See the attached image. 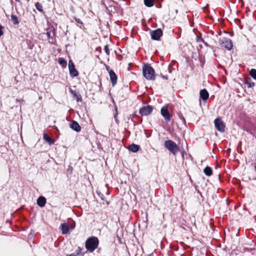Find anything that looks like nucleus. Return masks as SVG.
Here are the masks:
<instances>
[{"instance_id":"2","label":"nucleus","mask_w":256,"mask_h":256,"mask_svg":"<svg viewBox=\"0 0 256 256\" xmlns=\"http://www.w3.org/2000/svg\"><path fill=\"white\" fill-rule=\"evenodd\" d=\"M98 244V238L92 237L86 241V247L88 250L92 252L97 248Z\"/></svg>"},{"instance_id":"23","label":"nucleus","mask_w":256,"mask_h":256,"mask_svg":"<svg viewBox=\"0 0 256 256\" xmlns=\"http://www.w3.org/2000/svg\"><path fill=\"white\" fill-rule=\"evenodd\" d=\"M104 50H105V52H106V54H108V53H109V50H108V46H104Z\"/></svg>"},{"instance_id":"10","label":"nucleus","mask_w":256,"mask_h":256,"mask_svg":"<svg viewBox=\"0 0 256 256\" xmlns=\"http://www.w3.org/2000/svg\"><path fill=\"white\" fill-rule=\"evenodd\" d=\"M60 228L62 234H67L70 230V226L67 223H64L60 224Z\"/></svg>"},{"instance_id":"28","label":"nucleus","mask_w":256,"mask_h":256,"mask_svg":"<svg viewBox=\"0 0 256 256\" xmlns=\"http://www.w3.org/2000/svg\"><path fill=\"white\" fill-rule=\"evenodd\" d=\"M69 256H76L74 254H70Z\"/></svg>"},{"instance_id":"16","label":"nucleus","mask_w":256,"mask_h":256,"mask_svg":"<svg viewBox=\"0 0 256 256\" xmlns=\"http://www.w3.org/2000/svg\"><path fill=\"white\" fill-rule=\"evenodd\" d=\"M44 139L50 145L53 144L54 142V139L50 138L46 134H44Z\"/></svg>"},{"instance_id":"4","label":"nucleus","mask_w":256,"mask_h":256,"mask_svg":"<svg viewBox=\"0 0 256 256\" xmlns=\"http://www.w3.org/2000/svg\"><path fill=\"white\" fill-rule=\"evenodd\" d=\"M220 43L222 47L226 48L228 50H230L233 46L232 40L226 38L220 39Z\"/></svg>"},{"instance_id":"26","label":"nucleus","mask_w":256,"mask_h":256,"mask_svg":"<svg viewBox=\"0 0 256 256\" xmlns=\"http://www.w3.org/2000/svg\"><path fill=\"white\" fill-rule=\"evenodd\" d=\"M74 227H75V224H74V225L70 226V229H72V230L74 229Z\"/></svg>"},{"instance_id":"25","label":"nucleus","mask_w":256,"mask_h":256,"mask_svg":"<svg viewBox=\"0 0 256 256\" xmlns=\"http://www.w3.org/2000/svg\"><path fill=\"white\" fill-rule=\"evenodd\" d=\"M2 26H0V36H2L3 34V32H2Z\"/></svg>"},{"instance_id":"17","label":"nucleus","mask_w":256,"mask_h":256,"mask_svg":"<svg viewBox=\"0 0 256 256\" xmlns=\"http://www.w3.org/2000/svg\"><path fill=\"white\" fill-rule=\"evenodd\" d=\"M204 172L206 175L210 176L212 174V168L209 166H206L204 170Z\"/></svg>"},{"instance_id":"1","label":"nucleus","mask_w":256,"mask_h":256,"mask_svg":"<svg viewBox=\"0 0 256 256\" xmlns=\"http://www.w3.org/2000/svg\"><path fill=\"white\" fill-rule=\"evenodd\" d=\"M142 72L144 77L148 80H154L155 78L154 70L149 66H143Z\"/></svg>"},{"instance_id":"9","label":"nucleus","mask_w":256,"mask_h":256,"mask_svg":"<svg viewBox=\"0 0 256 256\" xmlns=\"http://www.w3.org/2000/svg\"><path fill=\"white\" fill-rule=\"evenodd\" d=\"M162 32L160 29H157L151 32L152 38L154 40H158L162 36Z\"/></svg>"},{"instance_id":"14","label":"nucleus","mask_w":256,"mask_h":256,"mask_svg":"<svg viewBox=\"0 0 256 256\" xmlns=\"http://www.w3.org/2000/svg\"><path fill=\"white\" fill-rule=\"evenodd\" d=\"M46 202V199L44 196H40L37 200V204L40 207L44 206Z\"/></svg>"},{"instance_id":"21","label":"nucleus","mask_w":256,"mask_h":256,"mask_svg":"<svg viewBox=\"0 0 256 256\" xmlns=\"http://www.w3.org/2000/svg\"><path fill=\"white\" fill-rule=\"evenodd\" d=\"M250 75L254 79L256 80V70L252 69L250 71Z\"/></svg>"},{"instance_id":"5","label":"nucleus","mask_w":256,"mask_h":256,"mask_svg":"<svg viewBox=\"0 0 256 256\" xmlns=\"http://www.w3.org/2000/svg\"><path fill=\"white\" fill-rule=\"evenodd\" d=\"M68 69L70 76L74 78L78 76V72L72 60H70L68 62Z\"/></svg>"},{"instance_id":"8","label":"nucleus","mask_w":256,"mask_h":256,"mask_svg":"<svg viewBox=\"0 0 256 256\" xmlns=\"http://www.w3.org/2000/svg\"><path fill=\"white\" fill-rule=\"evenodd\" d=\"M152 109L153 108L152 106H144L142 108H140V112L142 115L147 116L150 114L152 112Z\"/></svg>"},{"instance_id":"20","label":"nucleus","mask_w":256,"mask_h":256,"mask_svg":"<svg viewBox=\"0 0 256 256\" xmlns=\"http://www.w3.org/2000/svg\"><path fill=\"white\" fill-rule=\"evenodd\" d=\"M58 62L62 66V67H66V62L63 58H60Z\"/></svg>"},{"instance_id":"29","label":"nucleus","mask_w":256,"mask_h":256,"mask_svg":"<svg viewBox=\"0 0 256 256\" xmlns=\"http://www.w3.org/2000/svg\"><path fill=\"white\" fill-rule=\"evenodd\" d=\"M254 168H255V170L256 171V165L254 166Z\"/></svg>"},{"instance_id":"12","label":"nucleus","mask_w":256,"mask_h":256,"mask_svg":"<svg viewBox=\"0 0 256 256\" xmlns=\"http://www.w3.org/2000/svg\"><path fill=\"white\" fill-rule=\"evenodd\" d=\"M200 97L204 100H207L208 98V92L206 89H203L200 91Z\"/></svg>"},{"instance_id":"19","label":"nucleus","mask_w":256,"mask_h":256,"mask_svg":"<svg viewBox=\"0 0 256 256\" xmlns=\"http://www.w3.org/2000/svg\"><path fill=\"white\" fill-rule=\"evenodd\" d=\"M11 20L14 24H18V18L16 16L12 14L11 16Z\"/></svg>"},{"instance_id":"27","label":"nucleus","mask_w":256,"mask_h":256,"mask_svg":"<svg viewBox=\"0 0 256 256\" xmlns=\"http://www.w3.org/2000/svg\"><path fill=\"white\" fill-rule=\"evenodd\" d=\"M46 35H47L48 37L49 38L50 36V33L49 32H47Z\"/></svg>"},{"instance_id":"22","label":"nucleus","mask_w":256,"mask_h":256,"mask_svg":"<svg viewBox=\"0 0 256 256\" xmlns=\"http://www.w3.org/2000/svg\"><path fill=\"white\" fill-rule=\"evenodd\" d=\"M36 8V9L42 12V6L40 4L39 2H36L35 4Z\"/></svg>"},{"instance_id":"6","label":"nucleus","mask_w":256,"mask_h":256,"mask_svg":"<svg viewBox=\"0 0 256 256\" xmlns=\"http://www.w3.org/2000/svg\"><path fill=\"white\" fill-rule=\"evenodd\" d=\"M214 125L216 128L220 132L224 131L225 125L224 122L219 118H216L214 120Z\"/></svg>"},{"instance_id":"3","label":"nucleus","mask_w":256,"mask_h":256,"mask_svg":"<svg viewBox=\"0 0 256 256\" xmlns=\"http://www.w3.org/2000/svg\"><path fill=\"white\" fill-rule=\"evenodd\" d=\"M165 147L174 155L179 151V148L176 144L171 140H168L164 142Z\"/></svg>"},{"instance_id":"7","label":"nucleus","mask_w":256,"mask_h":256,"mask_svg":"<svg viewBox=\"0 0 256 256\" xmlns=\"http://www.w3.org/2000/svg\"><path fill=\"white\" fill-rule=\"evenodd\" d=\"M161 114L166 121H170V114L168 112L167 106H163L161 109Z\"/></svg>"},{"instance_id":"24","label":"nucleus","mask_w":256,"mask_h":256,"mask_svg":"<svg viewBox=\"0 0 256 256\" xmlns=\"http://www.w3.org/2000/svg\"><path fill=\"white\" fill-rule=\"evenodd\" d=\"M75 20L76 21V22L78 23H79V24H82V20H80L79 18H75Z\"/></svg>"},{"instance_id":"13","label":"nucleus","mask_w":256,"mask_h":256,"mask_svg":"<svg viewBox=\"0 0 256 256\" xmlns=\"http://www.w3.org/2000/svg\"><path fill=\"white\" fill-rule=\"evenodd\" d=\"M70 127L76 132H80V126L76 122L73 121L70 124Z\"/></svg>"},{"instance_id":"11","label":"nucleus","mask_w":256,"mask_h":256,"mask_svg":"<svg viewBox=\"0 0 256 256\" xmlns=\"http://www.w3.org/2000/svg\"><path fill=\"white\" fill-rule=\"evenodd\" d=\"M109 74L112 86H114L116 84L117 80L116 74L112 70L110 71Z\"/></svg>"},{"instance_id":"15","label":"nucleus","mask_w":256,"mask_h":256,"mask_svg":"<svg viewBox=\"0 0 256 256\" xmlns=\"http://www.w3.org/2000/svg\"><path fill=\"white\" fill-rule=\"evenodd\" d=\"M140 149V146L137 144H132L128 147V150L133 152H137Z\"/></svg>"},{"instance_id":"18","label":"nucleus","mask_w":256,"mask_h":256,"mask_svg":"<svg viewBox=\"0 0 256 256\" xmlns=\"http://www.w3.org/2000/svg\"><path fill=\"white\" fill-rule=\"evenodd\" d=\"M154 0H144V4L148 7H151L154 5Z\"/></svg>"}]
</instances>
